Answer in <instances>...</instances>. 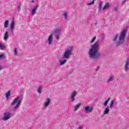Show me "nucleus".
Returning <instances> with one entry per match:
<instances>
[{"label": "nucleus", "mask_w": 129, "mask_h": 129, "mask_svg": "<svg viewBox=\"0 0 129 129\" xmlns=\"http://www.w3.org/2000/svg\"><path fill=\"white\" fill-rule=\"evenodd\" d=\"M100 40H98L93 45H92L91 49L89 51V55L90 58L94 60L101 57V53L98 51V48H99V43Z\"/></svg>", "instance_id": "1"}, {"label": "nucleus", "mask_w": 129, "mask_h": 129, "mask_svg": "<svg viewBox=\"0 0 129 129\" xmlns=\"http://www.w3.org/2000/svg\"><path fill=\"white\" fill-rule=\"evenodd\" d=\"M127 32V29H123L121 31L119 36L118 41L115 42L116 47H118V46H121V45H123L124 43V38H125V36H126Z\"/></svg>", "instance_id": "2"}, {"label": "nucleus", "mask_w": 129, "mask_h": 129, "mask_svg": "<svg viewBox=\"0 0 129 129\" xmlns=\"http://www.w3.org/2000/svg\"><path fill=\"white\" fill-rule=\"evenodd\" d=\"M22 100L23 97H22V96L17 97V98L13 100L11 103L12 106H13V105H15L16 103H17V104L12 109L13 111H16L15 109H17V108H19V107H20V105H21Z\"/></svg>", "instance_id": "3"}, {"label": "nucleus", "mask_w": 129, "mask_h": 129, "mask_svg": "<svg viewBox=\"0 0 129 129\" xmlns=\"http://www.w3.org/2000/svg\"><path fill=\"white\" fill-rule=\"evenodd\" d=\"M73 53V46H70L64 51L63 54V58L64 59H69L71 54Z\"/></svg>", "instance_id": "4"}, {"label": "nucleus", "mask_w": 129, "mask_h": 129, "mask_svg": "<svg viewBox=\"0 0 129 129\" xmlns=\"http://www.w3.org/2000/svg\"><path fill=\"white\" fill-rule=\"evenodd\" d=\"M61 32H62V30L59 28H55V31L53 32V34L55 35L56 40H59V37L61 35Z\"/></svg>", "instance_id": "5"}, {"label": "nucleus", "mask_w": 129, "mask_h": 129, "mask_svg": "<svg viewBox=\"0 0 129 129\" xmlns=\"http://www.w3.org/2000/svg\"><path fill=\"white\" fill-rule=\"evenodd\" d=\"M12 115V113L9 112H6L4 114V118H3V120L6 121L10 119L11 118V115Z\"/></svg>", "instance_id": "6"}, {"label": "nucleus", "mask_w": 129, "mask_h": 129, "mask_svg": "<svg viewBox=\"0 0 129 129\" xmlns=\"http://www.w3.org/2000/svg\"><path fill=\"white\" fill-rule=\"evenodd\" d=\"M84 109L86 113H90V112H92V111H93V107L87 106L85 108H84Z\"/></svg>", "instance_id": "7"}, {"label": "nucleus", "mask_w": 129, "mask_h": 129, "mask_svg": "<svg viewBox=\"0 0 129 129\" xmlns=\"http://www.w3.org/2000/svg\"><path fill=\"white\" fill-rule=\"evenodd\" d=\"M76 95H77V92H76V91H75L73 92L71 96L72 102H74V101H75V98L74 97H75Z\"/></svg>", "instance_id": "8"}, {"label": "nucleus", "mask_w": 129, "mask_h": 129, "mask_svg": "<svg viewBox=\"0 0 129 129\" xmlns=\"http://www.w3.org/2000/svg\"><path fill=\"white\" fill-rule=\"evenodd\" d=\"M125 71H128L129 70V58H127L126 59V62L125 64Z\"/></svg>", "instance_id": "9"}, {"label": "nucleus", "mask_w": 129, "mask_h": 129, "mask_svg": "<svg viewBox=\"0 0 129 129\" xmlns=\"http://www.w3.org/2000/svg\"><path fill=\"white\" fill-rule=\"evenodd\" d=\"M11 30H14L15 29V19L14 18L12 19L10 26Z\"/></svg>", "instance_id": "10"}, {"label": "nucleus", "mask_w": 129, "mask_h": 129, "mask_svg": "<svg viewBox=\"0 0 129 129\" xmlns=\"http://www.w3.org/2000/svg\"><path fill=\"white\" fill-rule=\"evenodd\" d=\"M50 103H51V100L49 98L46 99V101L44 103V106L47 107V106H48Z\"/></svg>", "instance_id": "11"}, {"label": "nucleus", "mask_w": 129, "mask_h": 129, "mask_svg": "<svg viewBox=\"0 0 129 129\" xmlns=\"http://www.w3.org/2000/svg\"><path fill=\"white\" fill-rule=\"evenodd\" d=\"M38 8H39V6H38V5H36V6L32 9V16H34V15H35L36 13V11L37 10H38Z\"/></svg>", "instance_id": "12"}, {"label": "nucleus", "mask_w": 129, "mask_h": 129, "mask_svg": "<svg viewBox=\"0 0 129 129\" xmlns=\"http://www.w3.org/2000/svg\"><path fill=\"white\" fill-rule=\"evenodd\" d=\"M52 40H53V35L51 34L48 38L49 45H51V44H52Z\"/></svg>", "instance_id": "13"}, {"label": "nucleus", "mask_w": 129, "mask_h": 129, "mask_svg": "<svg viewBox=\"0 0 129 129\" xmlns=\"http://www.w3.org/2000/svg\"><path fill=\"white\" fill-rule=\"evenodd\" d=\"M109 7H110V3H107L103 8V10H107L108 8H109Z\"/></svg>", "instance_id": "14"}, {"label": "nucleus", "mask_w": 129, "mask_h": 129, "mask_svg": "<svg viewBox=\"0 0 129 129\" xmlns=\"http://www.w3.org/2000/svg\"><path fill=\"white\" fill-rule=\"evenodd\" d=\"M4 39L5 41H7L9 39V31H6L5 32Z\"/></svg>", "instance_id": "15"}, {"label": "nucleus", "mask_w": 129, "mask_h": 129, "mask_svg": "<svg viewBox=\"0 0 129 129\" xmlns=\"http://www.w3.org/2000/svg\"><path fill=\"white\" fill-rule=\"evenodd\" d=\"M109 112V106H107L105 109L103 114H107Z\"/></svg>", "instance_id": "16"}, {"label": "nucleus", "mask_w": 129, "mask_h": 129, "mask_svg": "<svg viewBox=\"0 0 129 129\" xmlns=\"http://www.w3.org/2000/svg\"><path fill=\"white\" fill-rule=\"evenodd\" d=\"M102 7V2L100 1L99 3V7L98 8L99 12H100V11H101Z\"/></svg>", "instance_id": "17"}, {"label": "nucleus", "mask_w": 129, "mask_h": 129, "mask_svg": "<svg viewBox=\"0 0 129 129\" xmlns=\"http://www.w3.org/2000/svg\"><path fill=\"white\" fill-rule=\"evenodd\" d=\"M9 27V20H6L4 23V28H8Z\"/></svg>", "instance_id": "18"}, {"label": "nucleus", "mask_w": 129, "mask_h": 129, "mask_svg": "<svg viewBox=\"0 0 129 129\" xmlns=\"http://www.w3.org/2000/svg\"><path fill=\"white\" fill-rule=\"evenodd\" d=\"M42 86H40L37 89V92L39 94H41L42 93Z\"/></svg>", "instance_id": "19"}, {"label": "nucleus", "mask_w": 129, "mask_h": 129, "mask_svg": "<svg viewBox=\"0 0 129 129\" xmlns=\"http://www.w3.org/2000/svg\"><path fill=\"white\" fill-rule=\"evenodd\" d=\"M110 100V98L109 97L107 100H106L104 103H103L104 106H107V103H108V102Z\"/></svg>", "instance_id": "20"}, {"label": "nucleus", "mask_w": 129, "mask_h": 129, "mask_svg": "<svg viewBox=\"0 0 129 129\" xmlns=\"http://www.w3.org/2000/svg\"><path fill=\"white\" fill-rule=\"evenodd\" d=\"M79 106H81V103H80L78 104L77 105H76L75 106L74 110H75V111L77 110V109H78V107H79Z\"/></svg>", "instance_id": "21"}, {"label": "nucleus", "mask_w": 129, "mask_h": 129, "mask_svg": "<svg viewBox=\"0 0 129 129\" xmlns=\"http://www.w3.org/2000/svg\"><path fill=\"white\" fill-rule=\"evenodd\" d=\"M117 37H118V34H114V38H113V41H116V39H117Z\"/></svg>", "instance_id": "22"}, {"label": "nucleus", "mask_w": 129, "mask_h": 129, "mask_svg": "<svg viewBox=\"0 0 129 129\" xmlns=\"http://www.w3.org/2000/svg\"><path fill=\"white\" fill-rule=\"evenodd\" d=\"M67 62V59H63V60H60V65H64V63Z\"/></svg>", "instance_id": "23"}, {"label": "nucleus", "mask_w": 129, "mask_h": 129, "mask_svg": "<svg viewBox=\"0 0 129 129\" xmlns=\"http://www.w3.org/2000/svg\"><path fill=\"white\" fill-rule=\"evenodd\" d=\"M11 96V91H9L6 94V96L7 98H9V97Z\"/></svg>", "instance_id": "24"}, {"label": "nucleus", "mask_w": 129, "mask_h": 129, "mask_svg": "<svg viewBox=\"0 0 129 129\" xmlns=\"http://www.w3.org/2000/svg\"><path fill=\"white\" fill-rule=\"evenodd\" d=\"M0 49L1 50H4V49H6V46H5L4 45H3V44L0 43Z\"/></svg>", "instance_id": "25"}, {"label": "nucleus", "mask_w": 129, "mask_h": 129, "mask_svg": "<svg viewBox=\"0 0 129 129\" xmlns=\"http://www.w3.org/2000/svg\"><path fill=\"white\" fill-rule=\"evenodd\" d=\"M114 103V100H112L111 102V104L110 105V106L109 107L110 108H111V107H112V106H113V104Z\"/></svg>", "instance_id": "26"}, {"label": "nucleus", "mask_w": 129, "mask_h": 129, "mask_svg": "<svg viewBox=\"0 0 129 129\" xmlns=\"http://www.w3.org/2000/svg\"><path fill=\"white\" fill-rule=\"evenodd\" d=\"M113 81V77H110V78L108 80V82H111V81Z\"/></svg>", "instance_id": "27"}, {"label": "nucleus", "mask_w": 129, "mask_h": 129, "mask_svg": "<svg viewBox=\"0 0 129 129\" xmlns=\"http://www.w3.org/2000/svg\"><path fill=\"white\" fill-rule=\"evenodd\" d=\"M6 59V55L5 54H0V59Z\"/></svg>", "instance_id": "28"}, {"label": "nucleus", "mask_w": 129, "mask_h": 129, "mask_svg": "<svg viewBox=\"0 0 129 129\" xmlns=\"http://www.w3.org/2000/svg\"><path fill=\"white\" fill-rule=\"evenodd\" d=\"M94 2H95V0H93L92 2L88 3V6H91L92 5H94Z\"/></svg>", "instance_id": "29"}, {"label": "nucleus", "mask_w": 129, "mask_h": 129, "mask_svg": "<svg viewBox=\"0 0 129 129\" xmlns=\"http://www.w3.org/2000/svg\"><path fill=\"white\" fill-rule=\"evenodd\" d=\"M14 53H15V56H18V50L17 49V48H15Z\"/></svg>", "instance_id": "30"}, {"label": "nucleus", "mask_w": 129, "mask_h": 129, "mask_svg": "<svg viewBox=\"0 0 129 129\" xmlns=\"http://www.w3.org/2000/svg\"><path fill=\"white\" fill-rule=\"evenodd\" d=\"M96 39V36H95L93 38L92 40L91 41V43H93L95 41V39Z\"/></svg>", "instance_id": "31"}, {"label": "nucleus", "mask_w": 129, "mask_h": 129, "mask_svg": "<svg viewBox=\"0 0 129 129\" xmlns=\"http://www.w3.org/2000/svg\"><path fill=\"white\" fill-rule=\"evenodd\" d=\"M64 18L66 19V20H67V17H68V15L67 13L66 12H65L63 14Z\"/></svg>", "instance_id": "32"}, {"label": "nucleus", "mask_w": 129, "mask_h": 129, "mask_svg": "<svg viewBox=\"0 0 129 129\" xmlns=\"http://www.w3.org/2000/svg\"><path fill=\"white\" fill-rule=\"evenodd\" d=\"M5 68H4V67H3L2 66V64H1V63H0V71H2V70H3V69H4Z\"/></svg>", "instance_id": "33"}, {"label": "nucleus", "mask_w": 129, "mask_h": 129, "mask_svg": "<svg viewBox=\"0 0 129 129\" xmlns=\"http://www.w3.org/2000/svg\"><path fill=\"white\" fill-rule=\"evenodd\" d=\"M21 8V6L20 5H19L18 7H17V9H18V12H20V8Z\"/></svg>", "instance_id": "34"}, {"label": "nucleus", "mask_w": 129, "mask_h": 129, "mask_svg": "<svg viewBox=\"0 0 129 129\" xmlns=\"http://www.w3.org/2000/svg\"><path fill=\"white\" fill-rule=\"evenodd\" d=\"M114 11L115 12H117V11H118V9L117 8V7L114 8Z\"/></svg>", "instance_id": "35"}, {"label": "nucleus", "mask_w": 129, "mask_h": 129, "mask_svg": "<svg viewBox=\"0 0 129 129\" xmlns=\"http://www.w3.org/2000/svg\"><path fill=\"white\" fill-rule=\"evenodd\" d=\"M78 129H83V126H80L78 128Z\"/></svg>", "instance_id": "36"}, {"label": "nucleus", "mask_w": 129, "mask_h": 129, "mask_svg": "<svg viewBox=\"0 0 129 129\" xmlns=\"http://www.w3.org/2000/svg\"><path fill=\"white\" fill-rule=\"evenodd\" d=\"M11 33L12 35H14V30H11Z\"/></svg>", "instance_id": "37"}, {"label": "nucleus", "mask_w": 129, "mask_h": 129, "mask_svg": "<svg viewBox=\"0 0 129 129\" xmlns=\"http://www.w3.org/2000/svg\"><path fill=\"white\" fill-rule=\"evenodd\" d=\"M124 3H125V0H124L122 3V5H123L124 4Z\"/></svg>", "instance_id": "38"}, {"label": "nucleus", "mask_w": 129, "mask_h": 129, "mask_svg": "<svg viewBox=\"0 0 129 129\" xmlns=\"http://www.w3.org/2000/svg\"><path fill=\"white\" fill-rule=\"evenodd\" d=\"M98 69H99V67H97V70H96V71H97V70H98Z\"/></svg>", "instance_id": "39"}, {"label": "nucleus", "mask_w": 129, "mask_h": 129, "mask_svg": "<svg viewBox=\"0 0 129 129\" xmlns=\"http://www.w3.org/2000/svg\"><path fill=\"white\" fill-rule=\"evenodd\" d=\"M96 25H97V22H95V25L96 26Z\"/></svg>", "instance_id": "40"}, {"label": "nucleus", "mask_w": 129, "mask_h": 129, "mask_svg": "<svg viewBox=\"0 0 129 129\" xmlns=\"http://www.w3.org/2000/svg\"><path fill=\"white\" fill-rule=\"evenodd\" d=\"M34 2H35V1H34V0L32 1V3H34Z\"/></svg>", "instance_id": "41"}]
</instances>
